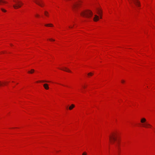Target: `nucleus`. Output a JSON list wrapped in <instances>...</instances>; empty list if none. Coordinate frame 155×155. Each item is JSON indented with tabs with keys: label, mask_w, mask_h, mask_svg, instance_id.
<instances>
[{
	"label": "nucleus",
	"mask_w": 155,
	"mask_h": 155,
	"mask_svg": "<svg viewBox=\"0 0 155 155\" xmlns=\"http://www.w3.org/2000/svg\"><path fill=\"white\" fill-rule=\"evenodd\" d=\"M87 153L86 152H84L83 153H82V155H87Z\"/></svg>",
	"instance_id": "obj_21"
},
{
	"label": "nucleus",
	"mask_w": 155,
	"mask_h": 155,
	"mask_svg": "<svg viewBox=\"0 0 155 155\" xmlns=\"http://www.w3.org/2000/svg\"><path fill=\"white\" fill-rule=\"evenodd\" d=\"M74 105L73 104H72L71 106H70L69 107V109L70 110H72L73 108L74 107Z\"/></svg>",
	"instance_id": "obj_13"
},
{
	"label": "nucleus",
	"mask_w": 155,
	"mask_h": 155,
	"mask_svg": "<svg viewBox=\"0 0 155 155\" xmlns=\"http://www.w3.org/2000/svg\"><path fill=\"white\" fill-rule=\"evenodd\" d=\"M43 86L45 88L46 90H48L49 88L48 84H43Z\"/></svg>",
	"instance_id": "obj_10"
},
{
	"label": "nucleus",
	"mask_w": 155,
	"mask_h": 155,
	"mask_svg": "<svg viewBox=\"0 0 155 155\" xmlns=\"http://www.w3.org/2000/svg\"><path fill=\"white\" fill-rule=\"evenodd\" d=\"M81 3L80 1L75 2L72 5V8L74 10L78 8L80 5Z\"/></svg>",
	"instance_id": "obj_6"
},
{
	"label": "nucleus",
	"mask_w": 155,
	"mask_h": 155,
	"mask_svg": "<svg viewBox=\"0 0 155 155\" xmlns=\"http://www.w3.org/2000/svg\"><path fill=\"white\" fill-rule=\"evenodd\" d=\"M1 10L2 12H6V10L3 8H1Z\"/></svg>",
	"instance_id": "obj_19"
},
{
	"label": "nucleus",
	"mask_w": 155,
	"mask_h": 155,
	"mask_svg": "<svg viewBox=\"0 0 155 155\" xmlns=\"http://www.w3.org/2000/svg\"><path fill=\"white\" fill-rule=\"evenodd\" d=\"M45 26L47 27H53V25L52 24H48L45 25Z\"/></svg>",
	"instance_id": "obj_12"
},
{
	"label": "nucleus",
	"mask_w": 155,
	"mask_h": 155,
	"mask_svg": "<svg viewBox=\"0 0 155 155\" xmlns=\"http://www.w3.org/2000/svg\"><path fill=\"white\" fill-rule=\"evenodd\" d=\"M6 2L5 1L3 0H0V5H3V4L6 3Z\"/></svg>",
	"instance_id": "obj_14"
},
{
	"label": "nucleus",
	"mask_w": 155,
	"mask_h": 155,
	"mask_svg": "<svg viewBox=\"0 0 155 155\" xmlns=\"http://www.w3.org/2000/svg\"><path fill=\"white\" fill-rule=\"evenodd\" d=\"M121 82H122V83H124V82H125V81H124V80H121Z\"/></svg>",
	"instance_id": "obj_24"
},
{
	"label": "nucleus",
	"mask_w": 155,
	"mask_h": 155,
	"mask_svg": "<svg viewBox=\"0 0 155 155\" xmlns=\"http://www.w3.org/2000/svg\"><path fill=\"white\" fill-rule=\"evenodd\" d=\"M35 16L36 17H39V15L37 14L35 15Z\"/></svg>",
	"instance_id": "obj_22"
},
{
	"label": "nucleus",
	"mask_w": 155,
	"mask_h": 155,
	"mask_svg": "<svg viewBox=\"0 0 155 155\" xmlns=\"http://www.w3.org/2000/svg\"><path fill=\"white\" fill-rule=\"evenodd\" d=\"M34 72V70L32 69L30 71H28V73L30 74H32Z\"/></svg>",
	"instance_id": "obj_15"
},
{
	"label": "nucleus",
	"mask_w": 155,
	"mask_h": 155,
	"mask_svg": "<svg viewBox=\"0 0 155 155\" xmlns=\"http://www.w3.org/2000/svg\"><path fill=\"white\" fill-rule=\"evenodd\" d=\"M45 15L47 16H48V13L47 11L45 12Z\"/></svg>",
	"instance_id": "obj_18"
},
{
	"label": "nucleus",
	"mask_w": 155,
	"mask_h": 155,
	"mask_svg": "<svg viewBox=\"0 0 155 155\" xmlns=\"http://www.w3.org/2000/svg\"><path fill=\"white\" fill-rule=\"evenodd\" d=\"M100 15V18H102V14L101 15Z\"/></svg>",
	"instance_id": "obj_23"
},
{
	"label": "nucleus",
	"mask_w": 155,
	"mask_h": 155,
	"mask_svg": "<svg viewBox=\"0 0 155 155\" xmlns=\"http://www.w3.org/2000/svg\"><path fill=\"white\" fill-rule=\"evenodd\" d=\"M99 17L97 15H94V18L93 20L94 21H97L99 20Z\"/></svg>",
	"instance_id": "obj_8"
},
{
	"label": "nucleus",
	"mask_w": 155,
	"mask_h": 155,
	"mask_svg": "<svg viewBox=\"0 0 155 155\" xmlns=\"http://www.w3.org/2000/svg\"><path fill=\"white\" fill-rule=\"evenodd\" d=\"M33 1L41 7H42L44 5V3L41 0H33Z\"/></svg>",
	"instance_id": "obj_7"
},
{
	"label": "nucleus",
	"mask_w": 155,
	"mask_h": 155,
	"mask_svg": "<svg viewBox=\"0 0 155 155\" xmlns=\"http://www.w3.org/2000/svg\"><path fill=\"white\" fill-rule=\"evenodd\" d=\"M110 141L112 144L114 145L115 147L119 149L120 146V142L117 139V135L116 133H111L109 136Z\"/></svg>",
	"instance_id": "obj_1"
},
{
	"label": "nucleus",
	"mask_w": 155,
	"mask_h": 155,
	"mask_svg": "<svg viewBox=\"0 0 155 155\" xmlns=\"http://www.w3.org/2000/svg\"><path fill=\"white\" fill-rule=\"evenodd\" d=\"M82 87H83V88H85V87L84 86H83Z\"/></svg>",
	"instance_id": "obj_25"
},
{
	"label": "nucleus",
	"mask_w": 155,
	"mask_h": 155,
	"mask_svg": "<svg viewBox=\"0 0 155 155\" xmlns=\"http://www.w3.org/2000/svg\"><path fill=\"white\" fill-rule=\"evenodd\" d=\"M97 13L99 15H101L102 14V11L101 9L98 8L97 9Z\"/></svg>",
	"instance_id": "obj_9"
},
{
	"label": "nucleus",
	"mask_w": 155,
	"mask_h": 155,
	"mask_svg": "<svg viewBox=\"0 0 155 155\" xmlns=\"http://www.w3.org/2000/svg\"><path fill=\"white\" fill-rule=\"evenodd\" d=\"M5 82H2L0 81V86H2L3 84H5Z\"/></svg>",
	"instance_id": "obj_17"
},
{
	"label": "nucleus",
	"mask_w": 155,
	"mask_h": 155,
	"mask_svg": "<svg viewBox=\"0 0 155 155\" xmlns=\"http://www.w3.org/2000/svg\"><path fill=\"white\" fill-rule=\"evenodd\" d=\"M81 15L84 17L89 18L92 16L93 13L90 10H86L82 12L81 13Z\"/></svg>",
	"instance_id": "obj_2"
},
{
	"label": "nucleus",
	"mask_w": 155,
	"mask_h": 155,
	"mask_svg": "<svg viewBox=\"0 0 155 155\" xmlns=\"http://www.w3.org/2000/svg\"><path fill=\"white\" fill-rule=\"evenodd\" d=\"M38 82H49L50 81H38ZM37 82H38V81Z\"/></svg>",
	"instance_id": "obj_16"
},
{
	"label": "nucleus",
	"mask_w": 155,
	"mask_h": 155,
	"mask_svg": "<svg viewBox=\"0 0 155 155\" xmlns=\"http://www.w3.org/2000/svg\"><path fill=\"white\" fill-rule=\"evenodd\" d=\"M128 1L129 3L131 5H132V3H133L137 6H140V3L138 0H128ZM132 6H133L132 5Z\"/></svg>",
	"instance_id": "obj_5"
},
{
	"label": "nucleus",
	"mask_w": 155,
	"mask_h": 155,
	"mask_svg": "<svg viewBox=\"0 0 155 155\" xmlns=\"http://www.w3.org/2000/svg\"><path fill=\"white\" fill-rule=\"evenodd\" d=\"M146 120L145 118H142L141 119L140 122L142 123V127H145V128H148L149 127H151V125L147 123H146Z\"/></svg>",
	"instance_id": "obj_4"
},
{
	"label": "nucleus",
	"mask_w": 155,
	"mask_h": 155,
	"mask_svg": "<svg viewBox=\"0 0 155 155\" xmlns=\"http://www.w3.org/2000/svg\"><path fill=\"white\" fill-rule=\"evenodd\" d=\"M61 70H63L65 71H66L68 72H71V71L69 70L68 69H67L66 68H64V69H61Z\"/></svg>",
	"instance_id": "obj_11"
},
{
	"label": "nucleus",
	"mask_w": 155,
	"mask_h": 155,
	"mask_svg": "<svg viewBox=\"0 0 155 155\" xmlns=\"http://www.w3.org/2000/svg\"><path fill=\"white\" fill-rule=\"evenodd\" d=\"M14 1L16 3V4L14 5L13 7L14 8L16 9L20 8L23 4L21 2L18 0H14Z\"/></svg>",
	"instance_id": "obj_3"
},
{
	"label": "nucleus",
	"mask_w": 155,
	"mask_h": 155,
	"mask_svg": "<svg viewBox=\"0 0 155 155\" xmlns=\"http://www.w3.org/2000/svg\"><path fill=\"white\" fill-rule=\"evenodd\" d=\"M69 27L70 28H72V27H71L70 26H69Z\"/></svg>",
	"instance_id": "obj_26"
},
{
	"label": "nucleus",
	"mask_w": 155,
	"mask_h": 155,
	"mask_svg": "<svg viewBox=\"0 0 155 155\" xmlns=\"http://www.w3.org/2000/svg\"><path fill=\"white\" fill-rule=\"evenodd\" d=\"M93 74V73L90 72L87 75L89 76H92Z\"/></svg>",
	"instance_id": "obj_20"
}]
</instances>
